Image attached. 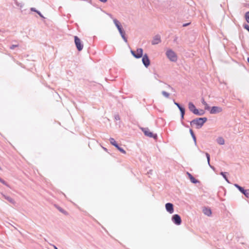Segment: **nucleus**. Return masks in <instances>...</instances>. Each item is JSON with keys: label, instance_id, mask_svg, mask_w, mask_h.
I'll return each instance as SVG.
<instances>
[{"label": "nucleus", "instance_id": "obj_1", "mask_svg": "<svg viewBox=\"0 0 249 249\" xmlns=\"http://www.w3.org/2000/svg\"><path fill=\"white\" fill-rule=\"evenodd\" d=\"M206 118H199L193 120L191 122V125L195 124L197 128H200L203 124L206 122Z\"/></svg>", "mask_w": 249, "mask_h": 249}, {"label": "nucleus", "instance_id": "obj_2", "mask_svg": "<svg viewBox=\"0 0 249 249\" xmlns=\"http://www.w3.org/2000/svg\"><path fill=\"white\" fill-rule=\"evenodd\" d=\"M113 22H114V23L115 24V25H116V27L117 28L118 30H119V32L120 33L122 37L126 41V39L124 36L125 33L122 29V26H121L120 22L116 19H114Z\"/></svg>", "mask_w": 249, "mask_h": 249}, {"label": "nucleus", "instance_id": "obj_3", "mask_svg": "<svg viewBox=\"0 0 249 249\" xmlns=\"http://www.w3.org/2000/svg\"><path fill=\"white\" fill-rule=\"evenodd\" d=\"M166 55L170 61L175 62L177 60V55L176 53L171 50H167Z\"/></svg>", "mask_w": 249, "mask_h": 249}, {"label": "nucleus", "instance_id": "obj_4", "mask_svg": "<svg viewBox=\"0 0 249 249\" xmlns=\"http://www.w3.org/2000/svg\"><path fill=\"white\" fill-rule=\"evenodd\" d=\"M132 55L137 58H140L142 56L143 51L141 48L138 49L136 52L131 51Z\"/></svg>", "mask_w": 249, "mask_h": 249}, {"label": "nucleus", "instance_id": "obj_5", "mask_svg": "<svg viewBox=\"0 0 249 249\" xmlns=\"http://www.w3.org/2000/svg\"><path fill=\"white\" fill-rule=\"evenodd\" d=\"M74 42L76 48L79 51L83 49V45L82 44L80 39L76 36H74Z\"/></svg>", "mask_w": 249, "mask_h": 249}, {"label": "nucleus", "instance_id": "obj_6", "mask_svg": "<svg viewBox=\"0 0 249 249\" xmlns=\"http://www.w3.org/2000/svg\"><path fill=\"white\" fill-rule=\"evenodd\" d=\"M142 130L145 135L150 138H157V135L153 134L148 128H143Z\"/></svg>", "mask_w": 249, "mask_h": 249}, {"label": "nucleus", "instance_id": "obj_7", "mask_svg": "<svg viewBox=\"0 0 249 249\" xmlns=\"http://www.w3.org/2000/svg\"><path fill=\"white\" fill-rule=\"evenodd\" d=\"M188 107L190 110L195 114H199L198 110L196 108L195 105L191 102L188 104Z\"/></svg>", "mask_w": 249, "mask_h": 249}, {"label": "nucleus", "instance_id": "obj_8", "mask_svg": "<svg viewBox=\"0 0 249 249\" xmlns=\"http://www.w3.org/2000/svg\"><path fill=\"white\" fill-rule=\"evenodd\" d=\"M172 220L177 225H180L181 222V218L178 214L174 215L172 217Z\"/></svg>", "mask_w": 249, "mask_h": 249}, {"label": "nucleus", "instance_id": "obj_9", "mask_svg": "<svg viewBox=\"0 0 249 249\" xmlns=\"http://www.w3.org/2000/svg\"><path fill=\"white\" fill-rule=\"evenodd\" d=\"M142 61L144 65L147 67L150 65V60L147 54H144L142 57Z\"/></svg>", "mask_w": 249, "mask_h": 249}, {"label": "nucleus", "instance_id": "obj_10", "mask_svg": "<svg viewBox=\"0 0 249 249\" xmlns=\"http://www.w3.org/2000/svg\"><path fill=\"white\" fill-rule=\"evenodd\" d=\"M222 111V109L220 107H213L211 109L210 113L211 114H215L216 113L220 112Z\"/></svg>", "mask_w": 249, "mask_h": 249}, {"label": "nucleus", "instance_id": "obj_11", "mask_svg": "<svg viewBox=\"0 0 249 249\" xmlns=\"http://www.w3.org/2000/svg\"><path fill=\"white\" fill-rule=\"evenodd\" d=\"M165 208L166 210L170 213H172L174 212L173 205L172 203H168L165 205Z\"/></svg>", "mask_w": 249, "mask_h": 249}, {"label": "nucleus", "instance_id": "obj_12", "mask_svg": "<svg viewBox=\"0 0 249 249\" xmlns=\"http://www.w3.org/2000/svg\"><path fill=\"white\" fill-rule=\"evenodd\" d=\"M161 41L160 36L159 35L156 36L152 40V44L153 45L158 44Z\"/></svg>", "mask_w": 249, "mask_h": 249}, {"label": "nucleus", "instance_id": "obj_13", "mask_svg": "<svg viewBox=\"0 0 249 249\" xmlns=\"http://www.w3.org/2000/svg\"><path fill=\"white\" fill-rule=\"evenodd\" d=\"M175 104L178 107V108H179V109L180 110V112H181V117L182 118H183L184 117V114H185V109L184 108H183L182 107H181L180 105L177 103H175Z\"/></svg>", "mask_w": 249, "mask_h": 249}, {"label": "nucleus", "instance_id": "obj_14", "mask_svg": "<svg viewBox=\"0 0 249 249\" xmlns=\"http://www.w3.org/2000/svg\"><path fill=\"white\" fill-rule=\"evenodd\" d=\"M202 103L204 106V108L206 110H209L210 109V107L207 104V103L205 101L204 99H202Z\"/></svg>", "mask_w": 249, "mask_h": 249}, {"label": "nucleus", "instance_id": "obj_15", "mask_svg": "<svg viewBox=\"0 0 249 249\" xmlns=\"http://www.w3.org/2000/svg\"><path fill=\"white\" fill-rule=\"evenodd\" d=\"M217 142L220 145H223L225 143V141L223 138L219 137L217 139Z\"/></svg>", "mask_w": 249, "mask_h": 249}, {"label": "nucleus", "instance_id": "obj_16", "mask_svg": "<svg viewBox=\"0 0 249 249\" xmlns=\"http://www.w3.org/2000/svg\"><path fill=\"white\" fill-rule=\"evenodd\" d=\"M110 142L114 146H115L116 147H118V145L117 143L116 142L113 138H110L109 139Z\"/></svg>", "mask_w": 249, "mask_h": 249}, {"label": "nucleus", "instance_id": "obj_17", "mask_svg": "<svg viewBox=\"0 0 249 249\" xmlns=\"http://www.w3.org/2000/svg\"><path fill=\"white\" fill-rule=\"evenodd\" d=\"M234 186L236 187L241 193L244 194L246 190H244L243 188L241 187L237 184H234Z\"/></svg>", "mask_w": 249, "mask_h": 249}, {"label": "nucleus", "instance_id": "obj_18", "mask_svg": "<svg viewBox=\"0 0 249 249\" xmlns=\"http://www.w3.org/2000/svg\"><path fill=\"white\" fill-rule=\"evenodd\" d=\"M187 175H188V176L190 178V179L191 180V181L193 182V183H196L197 182V180L191 175V174H190L189 173H187Z\"/></svg>", "mask_w": 249, "mask_h": 249}, {"label": "nucleus", "instance_id": "obj_19", "mask_svg": "<svg viewBox=\"0 0 249 249\" xmlns=\"http://www.w3.org/2000/svg\"><path fill=\"white\" fill-rule=\"evenodd\" d=\"M204 213L207 215H210L211 214V211L208 209H205L203 210Z\"/></svg>", "mask_w": 249, "mask_h": 249}, {"label": "nucleus", "instance_id": "obj_20", "mask_svg": "<svg viewBox=\"0 0 249 249\" xmlns=\"http://www.w3.org/2000/svg\"><path fill=\"white\" fill-rule=\"evenodd\" d=\"M5 198L8 200L10 202L12 203H14V200L13 199H12L11 197H9V196H5Z\"/></svg>", "mask_w": 249, "mask_h": 249}, {"label": "nucleus", "instance_id": "obj_21", "mask_svg": "<svg viewBox=\"0 0 249 249\" xmlns=\"http://www.w3.org/2000/svg\"><path fill=\"white\" fill-rule=\"evenodd\" d=\"M121 152H122V153L123 154H125L126 153V152L124 150L123 148H122L121 147H119V145L118 146V147H116Z\"/></svg>", "mask_w": 249, "mask_h": 249}, {"label": "nucleus", "instance_id": "obj_22", "mask_svg": "<svg viewBox=\"0 0 249 249\" xmlns=\"http://www.w3.org/2000/svg\"><path fill=\"white\" fill-rule=\"evenodd\" d=\"M245 18L246 21L249 23V12H248L246 13Z\"/></svg>", "mask_w": 249, "mask_h": 249}, {"label": "nucleus", "instance_id": "obj_23", "mask_svg": "<svg viewBox=\"0 0 249 249\" xmlns=\"http://www.w3.org/2000/svg\"><path fill=\"white\" fill-rule=\"evenodd\" d=\"M247 197H249V189L246 190L243 194Z\"/></svg>", "mask_w": 249, "mask_h": 249}, {"label": "nucleus", "instance_id": "obj_24", "mask_svg": "<svg viewBox=\"0 0 249 249\" xmlns=\"http://www.w3.org/2000/svg\"><path fill=\"white\" fill-rule=\"evenodd\" d=\"M162 94L164 96H165L166 98H168L169 96V94L166 91H163L162 92Z\"/></svg>", "mask_w": 249, "mask_h": 249}, {"label": "nucleus", "instance_id": "obj_25", "mask_svg": "<svg viewBox=\"0 0 249 249\" xmlns=\"http://www.w3.org/2000/svg\"><path fill=\"white\" fill-rule=\"evenodd\" d=\"M220 174L223 177V178L225 179V180L228 182H229V180L225 175V173H224V172H221L220 173Z\"/></svg>", "mask_w": 249, "mask_h": 249}, {"label": "nucleus", "instance_id": "obj_26", "mask_svg": "<svg viewBox=\"0 0 249 249\" xmlns=\"http://www.w3.org/2000/svg\"><path fill=\"white\" fill-rule=\"evenodd\" d=\"M190 132L192 136L193 137V139H194V140L196 141V137H195V134L192 129H190Z\"/></svg>", "mask_w": 249, "mask_h": 249}, {"label": "nucleus", "instance_id": "obj_27", "mask_svg": "<svg viewBox=\"0 0 249 249\" xmlns=\"http://www.w3.org/2000/svg\"><path fill=\"white\" fill-rule=\"evenodd\" d=\"M206 156L207 157L208 163L209 164H210V155H209V154L208 153H206Z\"/></svg>", "mask_w": 249, "mask_h": 249}, {"label": "nucleus", "instance_id": "obj_28", "mask_svg": "<svg viewBox=\"0 0 249 249\" xmlns=\"http://www.w3.org/2000/svg\"><path fill=\"white\" fill-rule=\"evenodd\" d=\"M0 182H1L4 185H7L6 182L4 180L2 179L1 178H0Z\"/></svg>", "mask_w": 249, "mask_h": 249}, {"label": "nucleus", "instance_id": "obj_29", "mask_svg": "<svg viewBox=\"0 0 249 249\" xmlns=\"http://www.w3.org/2000/svg\"><path fill=\"white\" fill-rule=\"evenodd\" d=\"M18 47V45H13L10 47L11 49H14L15 47Z\"/></svg>", "mask_w": 249, "mask_h": 249}, {"label": "nucleus", "instance_id": "obj_30", "mask_svg": "<svg viewBox=\"0 0 249 249\" xmlns=\"http://www.w3.org/2000/svg\"><path fill=\"white\" fill-rule=\"evenodd\" d=\"M244 28L246 29L249 32V26L248 25H245L244 26Z\"/></svg>", "mask_w": 249, "mask_h": 249}, {"label": "nucleus", "instance_id": "obj_31", "mask_svg": "<svg viewBox=\"0 0 249 249\" xmlns=\"http://www.w3.org/2000/svg\"><path fill=\"white\" fill-rule=\"evenodd\" d=\"M58 210H59L60 212H62V213H66L65 212H64V211H63L61 208H58Z\"/></svg>", "mask_w": 249, "mask_h": 249}, {"label": "nucleus", "instance_id": "obj_32", "mask_svg": "<svg viewBox=\"0 0 249 249\" xmlns=\"http://www.w3.org/2000/svg\"><path fill=\"white\" fill-rule=\"evenodd\" d=\"M99 0L102 2H106L107 1V0Z\"/></svg>", "mask_w": 249, "mask_h": 249}, {"label": "nucleus", "instance_id": "obj_33", "mask_svg": "<svg viewBox=\"0 0 249 249\" xmlns=\"http://www.w3.org/2000/svg\"><path fill=\"white\" fill-rule=\"evenodd\" d=\"M189 23H188V24H186L184 25L183 26H187V25H189Z\"/></svg>", "mask_w": 249, "mask_h": 249}, {"label": "nucleus", "instance_id": "obj_34", "mask_svg": "<svg viewBox=\"0 0 249 249\" xmlns=\"http://www.w3.org/2000/svg\"><path fill=\"white\" fill-rule=\"evenodd\" d=\"M54 249H58L55 246H54Z\"/></svg>", "mask_w": 249, "mask_h": 249}, {"label": "nucleus", "instance_id": "obj_35", "mask_svg": "<svg viewBox=\"0 0 249 249\" xmlns=\"http://www.w3.org/2000/svg\"><path fill=\"white\" fill-rule=\"evenodd\" d=\"M248 62L249 63V58H248Z\"/></svg>", "mask_w": 249, "mask_h": 249}, {"label": "nucleus", "instance_id": "obj_36", "mask_svg": "<svg viewBox=\"0 0 249 249\" xmlns=\"http://www.w3.org/2000/svg\"><path fill=\"white\" fill-rule=\"evenodd\" d=\"M0 169H1V168L0 167Z\"/></svg>", "mask_w": 249, "mask_h": 249}]
</instances>
